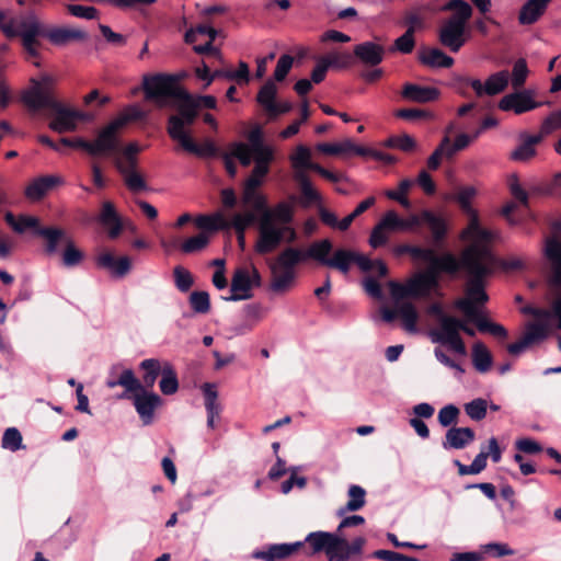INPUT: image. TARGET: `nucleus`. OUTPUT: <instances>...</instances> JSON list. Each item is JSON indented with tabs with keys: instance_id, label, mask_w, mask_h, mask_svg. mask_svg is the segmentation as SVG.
Returning a JSON list of instances; mask_svg holds the SVG:
<instances>
[{
	"instance_id": "f257e3e1",
	"label": "nucleus",
	"mask_w": 561,
	"mask_h": 561,
	"mask_svg": "<svg viewBox=\"0 0 561 561\" xmlns=\"http://www.w3.org/2000/svg\"><path fill=\"white\" fill-rule=\"evenodd\" d=\"M141 89L145 99L160 108L167 107L170 100L178 101V113L168 117V135L179 144L191 138L185 128L194 125L199 111L193 95L180 85L178 77L168 73L145 75Z\"/></svg>"
},
{
	"instance_id": "f03ea898",
	"label": "nucleus",
	"mask_w": 561,
	"mask_h": 561,
	"mask_svg": "<svg viewBox=\"0 0 561 561\" xmlns=\"http://www.w3.org/2000/svg\"><path fill=\"white\" fill-rule=\"evenodd\" d=\"M32 87L23 95V103L33 112L47 110V116L51 117L48 127L58 133H70L78 128L79 122L89 119V115L82 111L72 108L59 101L55 93V80L44 75L41 80L32 79Z\"/></svg>"
},
{
	"instance_id": "7ed1b4c3",
	"label": "nucleus",
	"mask_w": 561,
	"mask_h": 561,
	"mask_svg": "<svg viewBox=\"0 0 561 561\" xmlns=\"http://www.w3.org/2000/svg\"><path fill=\"white\" fill-rule=\"evenodd\" d=\"M459 271L463 270L469 279L465 288V297L456 301V307L471 320L481 314L478 306H483L489 300L485 291V278L491 276L496 266H493V259L488 251L477 247H466L458 259Z\"/></svg>"
},
{
	"instance_id": "20e7f679",
	"label": "nucleus",
	"mask_w": 561,
	"mask_h": 561,
	"mask_svg": "<svg viewBox=\"0 0 561 561\" xmlns=\"http://www.w3.org/2000/svg\"><path fill=\"white\" fill-rule=\"evenodd\" d=\"M141 112L138 108H133V114H123L111 121L98 133L94 140L89 141L81 137L61 138L60 147H70L75 149H81L91 157H100L104 153H113L118 149V134L119 130L127 125L131 119H139Z\"/></svg>"
},
{
	"instance_id": "39448f33",
	"label": "nucleus",
	"mask_w": 561,
	"mask_h": 561,
	"mask_svg": "<svg viewBox=\"0 0 561 561\" xmlns=\"http://www.w3.org/2000/svg\"><path fill=\"white\" fill-rule=\"evenodd\" d=\"M390 295L394 300L392 308L382 306L379 309L380 318L383 322L391 324L397 319L401 321V328L408 333L417 332L419 312L415 306L410 301H403L411 298L408 283L402 285L396 280L388 283Z\"/></svg>"
},
{
	"instance_id": "423d86ee",
	"label": "nucleus",
	"mask_w": 561,
	"mask_h": 561,
	"mask_svg": "<svg viewBox=\"0 0 561 561\" xmlns=\"http://www.w3.org/2000/svg\"><path fill=\"white\" fill-rule=\"evenodd\" d=\"M140 147L137 142L128 144L124 149H118L113 153H104L113 158V164L117 172L123 176L126 187L133 193H139L148 188L144 176L138 171V153Z\"/></svg>"
},
{
	"instance_id": "0eeeda50",
	"label": "nucleus",
	"mask_w": 561,
	"mask_h": 561,
	"mask_svg": "<svg viewBox=\"0 0 561 561\" xmlns=\"http://www.w3.org/2000/svg\"><path fill=\"white\" fill-rule=\"evenodd\" d=\"M257 239L254 244V251L260 255H266L274 252L284 241L294 243L298 236L290 225L277 226L265 218L257 225Z\"/></svg>"
},
{
	"instance_id": "6e6552de",
	"label": "nucleus",
	"mask_w": 561,
	"mask_h": 561,
	"mask_svg": "<svg viewBox=\"0 0 561 561\" xmlns=\"http://www.w3.org/2000/svg\"><path fill=\"white\" fill-rule=\"evenodd\" d=\"M430 264L425 272L416 274L408 280L411 298L427 297L430 293L438 286L439 274L445 273L455 275L459 272L458 257L454 254V261L449 270H444L439 264L427 262Z\"/></svg>"
},
{
	"instance_id": "1a4fd4ad",
	"label": "nucleus",
	"mask_w": 561,
	"mask_h": 561,
	"mask_svg": "<svg viewBox=\"0 0 561 561\" xmlns=\"http://www.w3.org/2000/svg\"><path fill=\"white\" fill-rule=\"evenodd\" d=\"M332 249V241L330 239H322L310 245L309 254L313 255V260L318 261L320 264L339 270L343 274H347L351 265L354 263L355 252L346 249H337L330 257L329 254Z\"/></svg>"
},
{
	"instance_id": "9d476101",
	"label": "nucleus",
	"mask_w": 561,
	"mask_h": 561,
	"mask_svg": "<svg viewBox=\"0 0 561 561\" xmlns=\"http://www.w3.org/2000/svg\"><path fill=\"white\" fill-rule=\"evenodd\" d=\"M460 320L455 317L444 318L436 327L428 331L432 342L448 346L450 351H466L460 336Z\"/></svg>"
},
{
	"instance_id": "9b49d317",
	"label": "nucleus",
	"mask_w": 561,
	"mask_h": 561,
	"mask_svg": "<svg viewBox=\"0 0 561 561\" xmlns=\"http://www.w3.org/2000/svg\"><path fill=\"white\" fill-rule=\"evenodd\" d=\"M248 144L233 142L231 145V154L239 160L242 167H249L252 162V154H262L274 152L273 149L264 142L263 130L255 126L248 134Z\"/></svg>"
},
{
	"instance_id": "f8f14e48",
	"label": "nucleus",
	"mask_w": 561,
	"mask_h": 561,
	"mask_svg": "<svg viewBox=\"0 0 561 561\" xmlns=\"http://www.w3.org/2000/svg\"><path fill=\"white\" fill-rule=\"evenodd\" d=\"M545 256L551 264V284L561 288V241L557 237L547 238ZM551 314L558 320V328L561 329V295L553 300Z\"/></svg>"
},
{
	"instance_id": "ddd939ff",
	"label": "nucleus",
	"mask_w": 561,
	"mask_h": 561,
	"mask_svg": "<svg viewBox=\"0 0 561 561\" xmlns=\"http://www.w3.org/2000/svg\"><path fill=\"white\" fill-rule=\"evenodd\" d=\"M460 238L462 240L470 241L468 247L474 245L482 251H488L493 259V266H497L499 260L490 245L494 236L492 231L481 227L479 219L473 218L470 220L467 228L461 231Z\"/></svg>"
},
{
	"instance_id": "4468645a",
	"label": "nucleus",
	"mask_w": 561,
	"mask_h": 561,
	"mask_svg": "<svg viewBox=\"0 0 561 561\" xmlns=\"http://www.w3.org/2000/svg\"><path fill=\"white\" fill-rule=\"evenodd\" d=\"M366 543L364 537H357L348 542L340 534H334L331 549L328 556L329 561H350L355 557H360Z\"/></svg>"
},
{
	"instance_id": "2eb2a0df",
	"label": "nucleus",
	"mask_w": 561,
	"mask_h": 561,
	"mask_svg": "<svg viewBox=\"0 0 561 561\" xmlns=\"http://www.w3.org/2000/svg\"><path fill=\"white\" fill-rule=\"evenodd\" d=\"M134 407L142 421L144 425H149L153 421L154 410L162 404V399L159 394L147 391L141 385L140 389L131 391L130 393Z\"/></svg>"
},
{
	"instance_id": "dca6fc26",
	"label": "nucleus",
	"mask_w": 561,
	"mask_h": 561,
	"mask_svg": "<svg viewBox=\"0 0 561 561\" xmlns=\"http://www.w3.org/2000/svg\"><path fill=\"white\" fill-rule=\"evenodd\" d=\"M551 329L542 322H530L525 331L514 343L506 345L505 351H524L526 348L539 346V344L549 337Z\"/></svg>"
},
{
	"instance_id": "f3484780",
	"label": "nucleus",
	"mask_w": 561,
	"mask_h": 561,
	"mask_svg": "<svg viewBox=\"0 0 561 561\" xmlns=\"http://www.w3.org/2000/svg\"><path fill=\"white\" fill-rule=\"evenodd\" d=\"M398 252L401 254H409L414 260L434 262L439 264L444 270H449L454 261V253L449 251L438 255L435 249L420 245L402 244L398 248Z\"/></svg>"
},
{
	"instance_id": "a211bd4d",
	"label": "nucleus",
	"mask_w": 561,
	"mask_h": 561,
	"mask_svg": "<svg viewBox=\"0 0 561 561\" xmlns=\"http://www.w3.org/2000/svg\"><path fill=\"white\" fill-rule=\"evenodd\" d=\"M41 36L55 46H65L71 42H83L88 34L79 28L66 26H47L39 22Z\"/></svg>"
},
{
	"instance_id": "6ab92c4d",
	"label": "nucleus",
	"mask_w": 561,
	"mask_h": 561,
	"mask_svg": "<svg viewBox=\"0 0 561 561\" xmlns=\"http://www.w3.org/2000/svg\"><path fill=\"white\" fill-rule=\"evenodd\" d=\"M539 106H541V103L534 100L530 90L515 91L506 94L499 102L501 111H513L517 115L536 110Z\"/></svg>"
},
{
	"instance_id": "aec40b11",
	"label": "nucleus",
	"mask_w": 561,
	"mask_h": 561,
	"mask_svg": "<svg viewBox=\"0 0 561 561\" xmlns=\"http://www.w3.org/2000/svg\"><path fill=\"white\" fill-rule=\"evenodd\" d=\"M426 225L432 234V241L436 247H440L447 239L449 228L446 218L430 209L420 211V226Z\"/></svg>"
},
{
	"instance_id": "412c9836",
	"label": "nucleus",
	"mask_w": 561,
	"mask_h": 561,
	"mask_svg": "<svg viewBox=\"0 0 561 561\" xmlns=\"http://www.w3.org/2000/svg\"><path fill=\"white\" fill-rule=\"evenodd\" d=\"M99 268L107 271L114 278L125 277L131 270V260L127 255L116 257L112 252L105 251L95 259Z\"/></svg>"
},
{
	"instance_id": "4be33fe9",
	"label": "nucleus",
	"mask_w": 561,
	"mask_h": 561,
	"mask_svg": "<svg viewBox=\"0 0 561 561\" xmlns=\"http://www.w3.org/2000/svg\"><path fill=\"white\" fill-rule=\"evenodd\" d=\"M41 36L39 21L36 18H30L20 23V37L22 45L32 58L39 56L38 46L41 45L37 37Z\"/></svg>"
},
{
	"instance_id": "5701e85b",
	"label": "nucleus",
	"mask_w": 561,
	"mask_h": 561,
	"mask_svg": "<svg viewBox=\"0 0 561 561\" xmlns=\"http://www.w3.org/2000/svg\"><path fill=\"white\" fill-rule=\"evenodd\" d=\"M253 282L250 272L244 267L234 271L231 279V296L226 298L230 301L250 299L252 297Z\"/></svg>"
},
{
	"instance_id": "b1692460",
	"label": "nucleus",
	"mask_w": 561,
	"mask_h": 561,
	"mask_svg": "<svg viewBox=\"0 0 561 561\" xmlns=\"http://www.w3.org/2000/svg\"><path fill=\"white\" fill-rule=\"evenodd\" d=\"M310 247L307 250H300L294 247H287L276 256L275 261L271 264L280 271L295 272V267L307 259H312Z\"/></svg>"
},
{
	"instance_id": "393cba45",
	"label": "nucleus",
	"mask_w": 561,
	"mask_h": 561,
	"mask_svg": "<svg viewBox=\"0 0 561 561\" xmlns=\"http://www.w3.org/2000/svg\"><path fill=\"white\" fill-rule=\"evenodd\" d=\"M304 542L296 541L291 543H274L266 547L265 550H256L252 553L254 559L264 561L283 560L297 552Z\"/></svg>"
},
{
	"instance_id": "a878e982",
	"label": "nucleus",
	"mask_w": 561,
	"mask_h": 561,
	"mask_svg": "<svg viewBox=\"0 0 561 561\" xmlns=\"http://www.w3.org/2000/svg\"><path fill=\"white\" fill-rule=\"evenodd\" d=\"M354 56L365 66L376 67L383 60L385 48L374 42H364L354 47Z\"/></svg>"
},
{
	"instance_id": "bb28decb",
	"label": "nucleus",
	"mask_w": 561,
	"mask_h": 561,
	"mask_svg": "<svg viewBox=\"0 0 561 561\" xmlns=\"http://www.w3.org/2000/svg\"><path fill=\"white\" fill-rule=\"evenodd\" d=\"M438 39L444 47L458 53L467 41L466 30L444 22L438 32Z\"/></svg>"
},
{
	"instance_id": "cd10ccee",
	"label": "nucleus",
	"mask_w": 561,
	"mask_h": 561,
	"mask_svg": "<svg viewBox=\"0 0 561 561\" xmlns=\"http://www.w3.org/2000/svg\"><path fill=\"white\" fill-rule=\"evenodd\" d=\"M403 99L415 103H430L436 101L440 92L434 87H424L415 83H405L402 88Z\"/></svg>"
},
{
	"instance_id": "c85d7f7f",
	"label": "nucleus",
	"mask_w": 561,
	"mask_h": 561,
	"mask_svg": "<svg viewBox=\"0 0 561 561\" xmlns=\"http://www.w3.org/2000/svg\"><path fill=\"white\" fill-rule=\"evenodd\" d=\"M443 10L454 12L445 21L446 23L465 30L473 13L471 5L465 0H449L444 4Z\"/></svg>"
},
{
	"instance_id": "c756f323",
	"label": "nucleus",
	"mask_w": 561,
	"mask_h": 561,
	"mask_svg": "<svg viewBox=\"0 0 561 561\" xmlns=\"http://www.w3.org/2000/svg\"><path fill=\"white\" fill-rule=\"evenodd\" d=\"M61 182L62 180L56 175L38 176L26 186L25 196L31 201H39Z\"/></svg>"
},
{
	"instance_id": "7c9ffc66",
	"label": "nucleus",
	"mask_w": 561,
	"mask_h": 561,
	"mask_svg": "<svg viewBox=\"0 0 561 561\" xmlns=\"http://www.w3.org/2000/svg\"><path fill=\"white\" fill-rule=\"evenodd\" d=\"M99 221L108 229L111 239H116L122 233V219L112 202L106 201L102 204Z\"/></svg>"
},
{
	"instance_id": "2f4dec72",
	"label": "nucleus",
	"mask_w": 561,
	"mask_h": 561,
	"mask_svg": "<svg viewBox=\"0 0 561 561\" xmlns=\"http://www.w3.org/2000/svg\"><path fill=\"white\" fill-rule=\"evenodd\" d=\"M469 321L477 327V330L480 333L489 334L500 345H504L508 340V331L505 329V327L500 323L493 322L482 313Z\"/></svg>"
},
{
	"instance_id": "473e14b6",
	"label": "nucleus",
	"mask_w": 561,
	"mask_h": 561,
	"mask_svg": "<svg viewBox=\"0 0 561 561\" xmlns=\"http://www.w3.org/2000/svg\"><path fill=\"white\" fill-rule=\"evenodd\" d=\"M522 142L511 152L510 158L514 161L526 162L537 153L536 145L542 141V135H520Z\"/></svg>"
},
{
	"instance_id": "72a5a7b5",
	"label": "nucleus",
	"mask_w": 561,
	"mask_h": 561,
	"mask_svg": "<svg viewBox=\"0 0 561 561\" xmlns=\"http://www.w3.org/2000/svg\"><path fill=\"white\" fill-rule=\"evenodd\" d=\"M474 432L470 427H450L445 435V449H462L474 440Z\"/></svg>"
},
{
	"instance_id": "f704fd0d",
	"label": "nucleus",
	"mask_w": 561,
	"mask_h": 561,
	"mask_svg": "<svg viewBox=\"0 0 561 561\" xmlns=\"http://www.w3.org/2000/svg\"><path fill=\"white\" fill-rule=\"evenodd\" d=\"M383 225L388 226V231H411L420 227V213L401 218L394 210H388L383 215Z\"/></svg>"
},
{
	"instance_id": "c9c22d12",
	"label": "nucleus",
	"mask_w": 561,
	"mask_h": 561,
	"mask_svg": "<svg viewBox=\"0 0 561 561\" xmlns=\"http://www.w3.org/2000/svg\"><path fill=\"white\" fill-rule=\"evenodd\" d=\"M334 534L333 533H327V531H313L307 535L304 543L308 545V551H306V554H316L319 552H324L325 556H329L331 543L333 540Z\"/></svg>"
},
{
	"instance_id": "e433bc0d",
	"label": "nucleus",
	"mask_w": 561,
	"mask_h": 561,
	"mask_svg": "<svg viewBox=\"0 0 561 561\" xmlns=\"http://www.w3.org/2000/svg\"><path fill=\"white\" fill-rule=\"evenodd\" d=\"M551 1L552 0H528L525 2L518 14L519 23L530 25L537 22Z\"/></svg>"
},
{
	"instance_id": "4c0bfd02",
	"label": "nucleus",
	"mask_w": 561,
	"mask_h": 561,
	"mask_svg": "<svg viewBox=\"0 0 561 561\" xmlns=\"http://www.w3.org/2000/svg\"><path fill=\"white\" fill-rule=\"evenodd\" d=\"M265 218H268L270 222H274L277 226L291 225L294 221L293 206L286 202H279L273 209L267 207L259 222H263Z\"/></svg>"
},
{
	"instance_id": "58836bf2",
	"label": "nucleus",
	"mask_w": 561,
	"mask_h": 561,
	"mask_svg": "<svg viewBox=\"0 0 561 561\" xmlns=\"http://www.w3.org/2000/svg\"><path fill=\"white\" fill-rule=\"evenodd\" d=\"M421 64L431 68H450L455 60L439 48H423L419 54Z\"/></svg>"
},
{
	"instance_id": "ea45409f",
	"label": "nucleus",
	"mask_w": 561,
	"mask_h": 561,
	"mask_svg": "<svg viewBox=\"0 0 561 561\" xmlns=\"http://www.w3.org/2000/svg\"><path fill=\"white\" fill-rule=\"evenodd\" d=\"M106 385L108 388H115L117 386L125 388V391L117 397L118 399H130L131 391H136L141 388V382L135 377L131 369H124L118 379L108 380Z\"/></svg>"
},
{
	"instance_id": "a19ab883",
	"label": "nucleus",
	"mask_w": 561,
	"mask_h": 561,
	"mask_svg": "<svg viewBox=\"0 0 561 561\" xmlns=\"http://www.w3.org/2000/svg\"><path fill=\"white\" fill-rule=\"evenodd\" d=\"M4 220L16 233H24L27 229H32L37 234V229L42 228L38 218L28 215H20L15 218L11 211H8Z\"/></svg>"
},
{
	"instance_id": "79ce46f5",
	"label": "nucleus",
	"mask_w": 561,
	"mask_h": 561,
	"mask_svg": "<svg viewBox=\"0 0 561 561\" xmlns=\"http://www.w3.org/2000/svg\"><path fill=\"white\" fill-rule=\"evenodd\" d=\"M296 179L299 183L301 192V205L309 207L312 204H319L322 201L321 194L313 188L312 183L308 175L305 173H298Z\"/></svg>"
},
{
	"instance_id": "37998d69",
	"label": "nucleus",
	"mask_w": 561,
	"mask_h": 561,
	"mask_svg": "<svg viewBox=\"0 0 561 561\" xmlns=\"http://www.w3.org/2000/svg\"><path fill=\"white\" fill-rule=\"evenodd\" d=\"M180 146L187 152L199 158L215 157L218 154V148L211 140H205L202 145L197 144L192 137L184 139Z\"/></svg>"
},
{
	"instance_id": "c03bdc74",
	"label": "nucleus",
	"mask_w": 561,
	"mask_h": 561,
	"mask_svg": "<svg viewBox=\"0 0 561 561\" xmlns=\"http://www.w3.org/2000/svg\"><path fill=\"white\" fill-rule=\"evenodd\" d=\"M36 236L45 238V252L49 255L57 252L60 241L68 240L65 231L56 227H42L41 229H37Z\"/></svg>"
},
{
	"instance_id": "a18cd8bd",
	"label": "nucleus",
	"mask_w": 561,
	"mask_h": 561,
	"mask_svg": "<svg viewBox=\"0 0 561 561\" xmlns=\"http://www.w3.org/2000/svg\"><path fill=\"white\" fill-rule=\"evenodd\" d=\"M270 268L272 273L271 290L274 293L288 290L295 279V272L280 271V268L272 265H270Z\"/></svg>"
},
{
	"instance_id": "49530a36",
	"label": "nucleus",
	"mask_w": 561,
	"mask_h": 561,
	"mask_svg": "<svg viewBox=\"0 0 561 561\" xmlns=\"http://www.w3.org/2000/svg\"><path fill=\"white\" fill-rule=\"evenodd\" d=\"M276 94L277 87L273 80H267L257 92L256 102L266 111L267 114L274 110Z\"/></svg>"
},
{
	"instance_id": "de8ad7c7",
	"label": "nucleus",
	"mask_w": 561,
	"mask_h": 561,
	"mask_svg": "<svg viewBox=\"0 0 561 561\" xmlns=\"http://www.w3.org/2000/svg\"><path fill=\"white\" fill-rule=\"evenodd\" d=\"M347 495H348V501H347L346 505L339 511L340 515H343L346 512H356V511L360 510L366 503V501H365L366 491L360 485L352 484L348 488Z\"/></svg>"
},
{
	"instance_id": "09e8293b",
	"label": "nucleus",
	"mask_w": 561,
	"mask_h": 561,
	"mask_svg": "<svg viewBox=\"0 0 561 561\" xmlns=\"http://www.w3.org/2000/svg\"><path fill=\"white\" fill-rule=\"evenodd\" d=\"M467 353H435L437 360L450 369L456 377L465 373L463 356Z\"/></svg>"
},
{
	"instance_id": "8fccbe9b",
	"label": "nucleus",
	"mask_w": 561,
	"mask_h": 561,
	"mask_svg": "<svg viewBox=\"0 0 561 561\" xmlns=\"http://www.w3.org/2000/svg\"><path fill=\"white\" fill-rule=\"evenodd\" d=\"M486 95H496L503 92L508 85V71L501 70L492 73L484 82Z\"/></svg>"
},
{
	"instance_id": "3c124183",
	"label": "nucleus",
	"mask_w": 561,
	"mask_h": 561,
	"mask_svg": "<svg viewBox=\"0 0 561 561\" xmlns=\"http://www.w3.org/2000/svg\"><path fill=\"white\" fill-rule=\"evenodd\" d=\"M488 457L489 454L481 450L469 465H463L459 460H455L454 463L457 466L460 476L478 474L485 469Z\"/></svg>"
},
{
	"instance_id": "603ef678",
	"label": "nucleus",
	"mask_w": 561,
	"mask_h": 561,
	"mask_svg": "<svg viewBox=\"0 0 561 561\" xmlns=\"http://www.w3.org/2000/svg\"><path fill=\"white\" fill-rule=\"evenodd\" d=\"M412 186L413 181L404 179L399 183L397 191L387 190L385 192V195L387 198L398 202L404 209H410L412 207V204L410 199L407 197V194Z\"/></svg>"
},
{
	"instance_id": "864d4df0",
	"label": "nucleus",
	"mask_w": 561,
	"mask_h": 561,
	"mask_svg": "<svg viewBox=\"0 0 561 561\" xmlns=\"http://www.w3.org/2000/svg\"><path fill=\"white\" fill-rule=\"evenodd\" d=\"M195 225L197 228L207 231H218L228 227V224L221 214H215L213 216L199 215L195 218Z\"/></svg>"
},
{
	"instance_id": "5fc2aeb1",
	"label": "nucleus",
	"mask_w": 561,
	"mask_h": 561,
	"mask_svg": "<svg viewBox=\"0 0 561 561\" xmlns=\"http://www.w3.org/2000/svg\"><path fill=\"white\" fill-rule=\"evenodd\" d=\"M290 162L295 169L311 171H313V165L319 164L311 162V151L305 145L297 146L295 153L290 156Z\"/></svg>"
},
{
	"instance_id": "6e6d98bb",
	"label": "nucleus",
	"mask_w": 561,
	"mask_h": 561,
	"mask_svg": "<svg viewBox=\"0 0 561 561\" xmlns=\"http://www.w3.org/2000/svg\"><path fill=\"white\" fill-rule=\"evenodd\" d=\"M141 368L144 370V387L151 388L159 375H162V369L160 362L157 359H146L141 363Z\"/></svg>"
},
{
	"instance_id": "4d7b16f0",
	"label": "nucleus",
	"mask_w": 561,
	"mask_h": 561,
	"mask_svg": "<svg viewBox=\"0 0 561 561\" xmlns=\"http://www.w3.org/2000/svg\"><path fill=\"white\" fill-rule=\"evenodd\" d=\"M202 391L205 398V409L207 413H220L221 405L218 402V391L216 385L206 382L202 386Z\"/></svg>"
},
{
	"instance_id": "13d9d810",
	"label": "nucleus",
	"mask_w": 561,
	"mask_h": 561,
	"mask_svg": "<svg viewBox=\"0 0 561 561\" xmlns=\"http://www.w3.org/2000/svg\"><path fill=\"white\" fill-rule=\"evenodd\" d=\"M252 161H254V168L251 174L264 180L270 173L271 163L274 161V152L252 154Z\"/></svg>"
},
{
	"instance_id": "bf43d9fd",
	"label": "nucleus",
	"mask_w": 561,
	"mask_h": 561,
	"mask_svg": "<svg viewBox=\"0 0 561 561\" xmlns=\"http://www.w3.org/2000/svg\"><path fill=\"white\" fill-rule=\"evenodd\" d=\"M529 75L527 62L524 58H519L515 61L512 69V87L515 90H518L524 87L527 77Z\"/></svg>"
},
{
	"instance_id": "052dcab7",
	"label": "nucleus",
	"mask_w": 561,
	"mask_h": 561,
	"mask_svg": "<svg viewBox=\"0 0 561 561\" xmlns=\"http://www.w3.org/2000/svg\"><path fill=\"white\" fill-rule=\"evenodd\" d=\"M209 243V238L204 232L191 237L181 243L180 250L185 254H192L202 251Z\"/></svg>"
},
{
	"instance_id": "680f3d73",
	"label": "nucleus",
	"mask_w": 561,
	"mask_h": 561,
	"mask_svg": "<svg viewBox=\"0 0 561 561\" xmlns=\"http://www.w3.org/2000/svg\"><path fill=\"white\" fill-rule=\"evenodd\" d=\"M159 387L162 393L164 394H173L179 389V382L176 378V374L170 366H165L162 369L161 379L159 382Z\"/></svg>"
},
{
	"instance_id": "e2e57ef3",
	"label": "nucleus",
	"mask_w": 561,
	"mask_h": 561,
	"mask_svg": "<svg viewBox=\"0 0 561 561\" xmlns=\"http://www.w3.org/2000/svg\"><path fill=\"white\" fill-rule=\"evenodd\" d=\"M22 440V435L16 427H8L3 433L1 447L3 449L16 451L24 447Z\"/></svg>"
},
{
	"instance_id": "0e129e2a",
	"label": "nucleus",
	"mask_w": 561,
	"mask_h": 561,
	"mask_svg": "<svg viewBox=\"0 0 561 561\" xmlns=\"http://www.w3.org/2000/svg\"><path fill=\"white\" fill-rule=\"evenodd\" d=\"M242 202L244 205H249L255 211L260 213L261 216L264 215L268 207L265 195H263L259 191H252L250 192V195H248V192H242Z\"/></svg>"
},
{
	"instance_id": "69168bd1",
	"label": "nucleus",
	"mask_w": 561,
	"mask_h": 561,
	"mask_svg": "<svg viewBox=\"0 0 561 561\" xmlns=\"http://www.w3.org/2000/svg\"><path fill=\"white\" fill-rule=\"evenodd\" d=\"M173 276L176 288L182 293L188 291L194 284V278L191 272L183 266H175L173 270Z\"/></svg>"
},
{
	"instance_id": "338daca9",
	"label": "nucleus",
	"mask_w": 561,
	"mask_h": 561,
	"mask_svg": "<svg viewBox=\"0 0 561 561\" xmlns=\"http://www.w3.org/2000/svg\"><path fill=\"white\" fill-rule=\"evenodd\" d=\"M83 260V253L75 247L71 240H67L66 247L62 253V263L67 267H73L79 265Z\"/></svg>"
},
{
	"instance_id": "774afa93",
	"label": "nucleus",
	"mask_w": 561,
	"mask_h": 561,
	"mask_svg": "<svg viewBox=\"0 0 561 561\" xmlns=\"http://www.w3.org/2000/svg\"><path fill=\"white\" fill-rule=\"evenodd\" d=\"M486 401L484 399H474L465 404L467 415L473 421H481L486 415Z\"/></svg>"
}]
</instances>
